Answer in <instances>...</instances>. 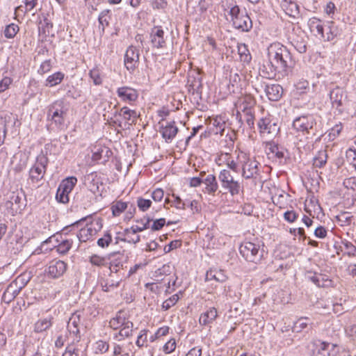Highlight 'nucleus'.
I'll use <instances>...</instances> for the list:
<instances>
[{"instance_id":"64","label":"nucleus","mask_w":356,"mask_h":356,"mask_svg":"<svg viewBox=\"0 0 356 356\" xmlns=\"http://www.w3.org/2000/svg\"><path fill=\"white\" fill-rule=\"evenodd\" d=\"M147 330H143L140 331L136 342V345L139 348L143 347L145 345V343L147 341Z\"/></svg>"},{"instance_id":"21","label":"nucleus","mask_w":356,"mask_h":356,"mask_svg":"<svg viewBox=\"0 0 356 356\" xmlns=\"http://www.w3.org/2000/svg\"><path fill=\"white\" fill-rule=\"evenodd\" d=\"M118 115L122 117L128 125L136 123V120L138 117L136 111L131 110L127 106L122 108L120 111H115V116Z\"/></svg>"},{"instance_id":"16","label":"nucleus","mask_w":356,"mask_h":356,"mask_svg":"<svg viewBox=\"0 0 356 356\" xmlns=\"http://www.w3.org/2000/svg\"><path fill=\"white\" fill-rule=\"evenodd\" d=\"M232 26L240 31L248 32L252 27V22L248 14L245 13L234 21Z\"/></svg>"},{"instance_id":"34","label":"nucleus","mask_w":356,"mask_h":356,"mask_svg":"<svg viewBox=\"0 0 356 356\" xmlns=\"http://www.w3.org/2000/svg\"><path fill=\"white\" fill-rule=\"evenodd\" d=\"M52 317L40 319L34 325L35 332H42L48 330L52 325Z\"/></svg>"},{"instance_id":"5","label":"nucleus","mask_w":356,"mask_h":356,"mask_svg":"<svg viewBox=\"0 0 356 356\" xmlns=\"http://www.w3.org/2000/svg\"><path fill=\"white\" fill-rule=\"evenodd\" d=\"M241 163V175L245 179H257L259 175L258 165L259 163L249 158L245 154L238 157Z\"/></svg>"},{"instance_id":"45","label":"nucleus","mask_w":356,"mask_h":356,"mask_svg":"<svg viewBox=\"0 0 356 356\" xmlns=\"http://www.w3.org/2000/svg\"><path fill=\"white\" fill-rule=\"evenodd\" d=\"M25 7L19 6L15 8V13L17 11H22L24 13L31 11L37 5L38 0H25Z\"/></svg>"},{"instance_id":"29","label":"nucleus","mask_w":356,"mask_h":356,"mask_svg":"<svg viewBox=\"0 0 356 356\" xmlns=\"http://www.w3.org/2000/svg\"><path fill=\"white\" fill-rule=\"evenodd\" d=\"M227 276L222 270H209L206 273V281L216 280L218 282H224L227 280Z\"/></svg>"},{"instance_id":"48","label":"nucleus","mask_w":356,"mask_h":356,"mask_svg":"<svg viewBox=\"0 0 356 356\" xmlns=\"http://www.w3.org/2000/svg\"><path fill=\"white\" fill-rule=\"evenodd\" d=\"M127 207L126 202L118 201L112 206V212L114 216H120Z\"/></svg>"},{"instance_id":"38","label":"nucleus","mask_w":356,"mask_h":356,"mask_svg":"<svg viewBox=\"0 0 356 356\" xmlns=\"http://www.w3.org/2000/svg\"><path fill=\"white\" fill-rule=\"evenodd\" d=\"M111 19V10L106 9L101 12L99 15L98 21L99 23V27L102 26V30L104 32L106 26L109 25V21Z\"/></svg>"},{"instance_id":"42","label":"nucleus","mask_w":356,"mask_h":356,"mask_svg":"<svg viewBox=\"0 0 356 356\" xmlns=\"http://www.w3.org/2000/svg\"><path fill=\"white\" fill-rule=\"evenodd\" d=\"M309 324V318L308 317H300L293 325V331L299 332L305 329Z\"/></svg>"},{"instance_id":"18","label":"nucleus","mask_w":356,"mask_h":356,"mask_svg":"<svg viewBox=\"0 0 356 356\" xmlns=\"http://www.w3.org/2000/svg\"><path fill=\"white\" fill-rule=\"evenodd\" d=\"M258 127L261 133H267L271 135L277 134L280 130V127L276 123H271L266 118H261L258 122Z\"/></svg>"},{"instance_id":"6","label":"nucleus","mask_w":356,"mask_h":356,"mask_svg":"<svg viewBox=\"0 0 356 356\" xmlns=\"http://www.w3.org/2000/svg\"><path fill=\"white\" fill-rule=\"evenodd\" d=\"M48 161V158L44 154L38 156L35 163L29 170V179L33 183L37 184L42 179L46 172Z\"/></svg>"},{"instance_id":"40","label":"nucleus","mask_w":356,"mask_h":356,"mask_svg":"<svg viewBox=\"0 0 356 356\" xmlns=\"http://www.w3.org/2000/svg\"><path fill=\"white\" fill-rule=\"evenodd\" d=\"M268 149L269 152L278 159H283L285 155V149L282 147L279 146L277 144H275L274 143H270L268 144Z\"/></svg>"},{"instance_id":"20","label":"nucleus","mask_w":356,"mask_h":356,"mask_svg":"<svg viewBox=\"0 0 356 356\" xmlns=\"http://www.w3.org/2000/svg\"><path fill=\"white\" fill-rule=\"evenodd\" d=\"M110 257L111 258L110 270L111 273H118L120 268H123L124 264L127 261V257L116 252L111 254Z\"/></svg>"},{"instance_id":"49","label":"nucleus","mask_w":356,"mask_h":356,"mask_svg":"<svg viewBox=\"0 0 356 356\" xmlns=\"http://www.w3.org/2000/svg\"><path fill=\"white\" fill-rule=\"evenodd\" d=\"M112 242V236L109 231L105 232L103 237L100 238L97 241V245L102 248L108 247Z\"/></svg>"},{"instance_id":"11","label":"nucleus","mask_w":356,"mask_h":356,"mask_svg":"<svg viewBox=\"0 0 356 356\" xmlns=\"http://www.w3.org/2000/svg\"><path fill=\"white\" fill-rule=\"evenodd\" d=\"M67 267V264L63 261L54 259L49 263L46 272L49 277L57 279L63 275Z\"/></svg>"},{"instance_id":"55","label":"nucleus","mask_w":356,"mask_h":356,"mask_svg":"<svg viewBox=\"0 0 356 356\" xmlns=\"http://www.w3.org/2000/svg\"><path fill=\"white\" fill-rule=\"evenodd\" d=\"M152 202L150 200H146L142 197H138L137 200V206L142 211H146L150 208Z\"/></svg>"},{"instance_id":"47","label":"nucleus","mask_w":356,"mask_h":356,"mask_svg":"<svg viewBox=\"0 0 356 356\" xmlns=\"http://www.w3.org/2000/svg\"><path fill=\"white\" fill-rule=\"evenodd\" d=\"M152 220V218H150L149 217H147L146 219L145 223L144 224V225H143V227L132 226L131 227V229H126L124 230V235H128L130 233L131 230L132 233L134 234H135L138 232H140L149 228V224Z\"/></svg>"},{"instance_id":"37","label":"nucleus","mask_w":356,"mask_h":356,"mask_svg":"<svg viewBox=\"0 0 356 356\" xmlns=\"http://www.w3.org/2000/svg\"><path fill=\"white\" fill-rule=\"evenodd\" d=\"M64 79V74L60 72H57L49 76L46 80V86L53 87L59 84Z\"/></svg>"},{"instance_id":"63","label":"nucleus","mask_w":356,"mask_h":356,"mask_svg":"<svg viewBox=\"0 0 356 356\" xmlns=\"http://www.w3.org/2000/svg\"><path fill=\"white\" fill-rule=\"evenodd\" d=\"M318 276V274L312 271H307L305 274L306 278L309 281L312 282L317 286L318 285H323V284H320V281Z\"/></svg>"},{"instance_id":"57","label":"nucleus","mask_w":356,"mask_h":356,"mask_svg":"<svg viewBox=\"0 0 356 356\" xmlns=\"http://www.w3.org/2000/svg\"><path fill=\"white\" fill-rule=\"evenodd\" d=\"M341 243L348 256H356V247L351 242L345 240Z\"/></svg>"},{"instance_id":"15","label":"nucleus","mask_w":356,"mask_h":356,"mask_svg":"<svg viewBox=\"0 0 356 356\" xmlns=\"http://www.w3.org/2000/svg\"><path fill=\"white\" fill-rule=\"evenodd\" d=\"M139 61V52L134 47H129L124 56V65L128 70H134Z\"/></svg>"},{"instance_id":"9","label":"nucleus","mask_w":356,"mask_h":356,"mask_svg":"<svg viewBox=\"0 0 356 356\" xmlns=\"http://www.w3.org/2000/svg\"><path fill=\"white\" fill-rule=\"evenodd\" d=\"M316 122L312 115H302L296 118L293 122V127L297 131L309 133L316 126Z\"/></svg>"},{"instance_id":"59","label":"nucleus","mask_w":356,"mask_h":356,"mask_svg":"<svg viewBox=\"0 0 356 356\" xmlns=\"http://www.w3.org/2000/svg\"><path fill=\"white\" fill-rule=\"evenodd\" d=\"M90 77L92 79L95 85H100L102 83V79L100 76L99 70L94 68L90 71Z\"/></svg>"},{"instance_id":"30","label":"nucleus","mask_w":356,"mask_h":356,"mask_svg":"<svg viewBox=\"0 0 356 356\" xmlns=\"http://www.w3.org/2000/svg\"><path fill=\"white\" fill-rule=\"evenodd\" d=\"M15 119H13L10 115L4 117H0V146L3 143L7 132V126L11 123Z\"/></svg>"},{"instance_id":"10","label":"nucleus","mask_w":356,"mask_h":356,"mask_svg":"<svg viewBox=\"0 0 356 356\" xmlns=\"http://www.w3.org/2000/svg\"><path fill=\"white\" fill-rule=\"evenodd\" d=\"M23 197L24 195L21 192H12L5 204V207L7 209L10 210V213H17L22 209V207L24 204Z\"/></svg>"},{"instance_id":"41","label":"nucleus","mask_w":356,"mask_h":356,"mask_svg":"<svg viewBox=\"0 0 356 356\" xmlns=\"http://www.w3.org/2000/svg\"><path fill=\"white\" fill-rule=\"evenodd\" d=\"M134 324L131 321L126 322L121 327V330L118 334L115 335V338L118 336L129 337L132 335Z\"/></svg>"},{"instance_id":"52","label":"nucleus","mask_w":356,"mask_h":356,"mask_svg":"<svg viewBox=\"0 0 356 356\" xmlns=\"http://www.w3.org/2000/svg\"><path fill=\"white\" fill-rule=\"evenodd\" d=\"M245 122L250 129L254 127V113L255 111H248L243 112Z\"/></svg>"},{"instance_id":"13","label":"nucleus","mask_w":356,"mask_h":356,"mask_svg":"<svg viewBox=\"0 0 356 356\" xmlns=\"http://www.w3.org/2000/svg\"><path fill=\"white\" fill-rule=\"evenodd\" d=\"M159 124H161L160 133L163 138L166 142L171 141L178 132V128L175 124V122L174 121L170 122H166L165 124H164L163 122H160Z\"/></svg>"},{"instance_id":"51","label":"nucleus","mask_w":356,"mask_h":356,"mask_svg":"<svg viewBox=\"0 0 356 356\" xmlns=\"http://www.w3.org/2000/svg\"><path fill=\"white\" fill-rule=\"evenodd\" d=\"M72 242L69 240H63L60 243H59L56 250L57 252L60 254H66L72 247Z\"/></svg>"},{"instance_id":"3","label":"nucleus","mask_w":356,"mask_h":356,"mask_svg":"<svg viewBox=\"0 0 356 356\" xmlns=\"http://www.w3.org/2000/svg\"><path fill=\"white\" fill-rule=\"evenodd\" d=\"M67 108L64 101L58 99L53 102L47 108V119L52 121L56 126H62L65 122Z\"/></svg>"},{"instance_id":"23","label":"nucleus","mask_w":356,"mask_h":356,"mask_svg":"<svg viewBox=\"0 0 356 356\" xmlns=\"http://www.w3.org/2000/svg\"><path fill=\"white\" fill-rule=\"evenodd\" d=\"M239 102V109L241 112L254 111L256 100L251 95H245L241 97Z\"/></svg>"},{"instance_id":"32","label":"nucleus","mask_w":356,"mask_h":356,"mask_svg":"<svg viewBox=\"0 0 356 356\" xmlns=\"http://www.w3.org/2000/svg\"><path fill=\"white\" fill-rule=\"evenodd\" d=\"M328 32L327 33L326 40L327 41H332L334 38L339 35L341 33V30L339 28L336 24L332 21H327L326 23Z\"/></svg>"},{"instance_id":"50","label":"nucleus","mask_w":356,"mask_h":356,"mask_svg":"<svg viewBox=\"0 0 356 356\" xmlns=\"http://www.w3.org/2000/svg\"><path fill=\"white\" fill-rule=\"evenodd\" d=\"M179 298V297L177 294H174L163 302L161 305L162 309L165 311L169 309L177 302Z\"/></svg>"},{"instance_id":"26","label":"nucleus","mask_w":356,"mask_h":356,"mask_svg":"<svg viewBox=\"0 0 356 356\" xmlns=\"http://www.w3.org/2000/svg\"><path fill=\"white\" fill-rule=\"evenodd\" d=\"M97 173L91 172L86 175L84 177L85 185L94 194L99 191V181L97 180Z\"/></svg>"},{"instance_id":"19","label":"nucleus","mask_w":356,"mask_h":356,"mask_svg":"<svg viewBox=\"0 0 356 356\" xmlns=\"http://www.w3.org/2000/svg\"><path fill=\"white\" fill-rule=\"evenodd\" d=\"M264 90L270 101H278L283 93V88L279 84L266 85Z\"/></svg>"},{"instance_id":"35","label":"nucleus","mask_w":356,"mask_h":356,"mask_svg":"<svg viewBox=\"0 0 356 356\" xmlns=\"http://www.w3.org/2000/svg\"><path fill=\"white\" fill-rule=\"evenodd\" d=\"M80 323V316L76 313H74L70 317L68 323H67V329L75 335H77L79 333V330L78 328V325Z\"/></svg>"},{"instance_id":"24","label":"nucleus","mask_w":356,"mask_h":356,"mask_svg":"<svg viewBox=\"0 0 356 356\" xmlns=\"http://www.w3.org/2000/svg\"><path fill=\"white\" fill-rule=\"evenodd\" d=\"M218 316V312L215 307H210L200 317L199 322L202 325H207L212 323Z\"/></svg>"},{"instance_id":"8","label":"nucleus","mask_w":356,"mask_h":356,"mask_svg":"<svg viewBox=\"0 0 356 356\" xmlns=\"http://www.w3.org/2000/svg\"><path fill=\"white\" fill-rule=\"evenodd\" d=\"M26 284V282H24L22 278L18 277L7 286L2 296L3 301L6 303L12 302L25 286Z\"/></svg>"},{"instance_id":"22","label":"nucleus","mask_w":356,"mask_h":356,"mask_svg":"<svg viewBox=\"0 0 356 356\" xmlns=\"http://www.w3.org/2000/svg\"><path fill=\"white\" fill-rule=\"evenodd\" d=\"M344 97V91L340 87H336L330 92V98L334 107L339 108L342 106V100Z\"/></svg>"},{"instance_id":"43","label":"nucleus","mask_w":356,"mask_h":356,"mask_svg":"<svg viewBox=\"0 0 356 356\" xmlns=\"http://www.w3.org/2000/svg\"><path fill=\"white\" fill-rule=\"evenodd\" d=\"M238 52L242 61L249 63L251 60V55L245 44L238 46Z\"/></svg>"},{"instance_id":"56","label":"nucleus","mask_w":356,"mask_h":356,"mask_svg":"<svg viewBox=\"0 0 356 356\" xmlns=\"http://www.w3.org/2000/svg\"><path fill=\"white\" fill-rule=\"evenodd\" d=\"M91 229H92V232L95 235L99 232L102 228V218H96L90 221V223H87Z\"/></svg>"},{"instance_id":"2","label":"nucleus","mask_w":356,"mask_h":356,"mask_svg":"<svg viewBox=\"0 0 356 356\" xmlns=\"http://www.w3.org/2000/svg\"><path fill=\"white\" fill-rule=\"evenodd\" d=\"M239 251L247 261L254 264H259L264 257V250L261 248V245L250 241L241 243Z\"/></svg>"},{"instance_id":"31","label":"nucleus","mask_w":356,"mask_h":356,"mask_svg":"<svg viewBox=\"0 0 356 356\" xmlns=\"http://www.w3.org/2000/svg\"><path fill=\"white\" fill-rule=\"evenodd\" d=\"M308 26L311 32H316L322 38H325L323 25L319 19L316 17L310 18L308 21Z\"/></svg>"},{"instance_id":"36","label":"nucleus","mask_w":356,"mask_h":356,"mask_svg":"<svg viewBox=\"0 0 356 356\" xmlns=\"http://www.w3.org/2000/svg\"><path fill=\"white\" fill-rule=\"evenodd\" d=\"M95 236V234L92 232V229L89 227L88 224L83 228H81L79 230V234H77V238H79L80 242H86L87 241L92 238V237Z\"/></svg>"},{"instance_id":"12","label":"nucleus","mask_w":356,"mask_h":356,"mask_svg":"<svg viewBox=\"0 0 356 356\" xmlns=\"http://www.w3.org/2000/svg\"><path fill=\"white\" fill-rule=\"evenodd\" d=\"M116 92L120 99L124 102H135L138 97L137 90L128 86L118 88Z\"/></svg>"},{"instance_id":"54","label":"nucleus","mask_w":356,"mask_h":356,"mask_svg":"<svg viewBox=\"0 0 356 356\" xmlns=\"http://www.w3.org/2000/svg\"><path fill=\"white\" fill-rule=\"evenodd\" d=\"M105 152L107 157L108 154H111V152L106 147L99 148L97 151L94 152L92 156V159L95 161H99L102 158V154Z\"/></svg>"},{"instance_id":"46","label":"nucleus","mask_w":356,"mask_h":356,"mask_svg":"<svg viewBox=\"0 0 356 356\" xmlns=\"http://www.w3.org/2000/svg\"><path fill=\"white\" fill-rule=\"evenodd\" d=\"M19 31V26L15 24L7 25L4 30V35L6 38H13Z\"/></svg>"},{"instance_id":"7","label":"nucleus","mask_w":356,"mask_h":356,"mask_svg":"<svg viewBox=\"0 0 356 356\" xmlns=\"http://www.w3.org/2000/svg\"><path fill=\"white\" fill-rule=\"evenodd\" d=\"M76 183L77 179L73 176L63 179L57 190L56 198L58 202L64 204L67 203L69 202V194L73 190Z\"/></svg>"},{"instance_id":"60","label":"nucleus","mask_w":356,"mask_h":356,"mask_svg":"<svg viewBox=\"0 0 356 356\" xmlns=\"http://www.w3.org/2000/svg\"><path fill=\"white\" fill-rule=\"evenodd\" d=\"M295 87L299 93H306L309 89V82L307 80H300L295 85Z\"/></svg>"},{"instance_id":"27","label":"nucleus","mask_w":356,"mask_h":356,"mask_svg":"<svg viewBox=\"0 0 356 356\" xmlns=\"http://www.w3.org/2000/svg\"><path fill=\"white\" fill-rule=\"evenodd\" d=\"M126 314L123 311L117 312L115 317L111 318L109 321V326L113 330L120 328L126 322H129Z\"/></svg>"},{"instance_id":"44","label":"nucleus","mask_w":356,"mask_h":356,"mask_svg":"<svg viewBox=\"0 0 356 356\" xmlns=\"http://www.w3.org/2000/svg\"><path fill=\"white\" fill-rule=\"evenodd\" d=\"M171 273L170 266L169 265H163L161 268H158L154 273L155 280L161 281L163 280V276L170 275Z\"/></svg>"},{"instance_id":"39","label":"nucleus","mask_w":356,"mask_h":356,"mask_svg":"<svg viewBox=\"0 0 356 356\" xmlns=\"http://www.w3.org/2000/svg\"><path fill=\"white\" fill-rule=\"evenodd\" d=\"M53 27V24L51 21L47 17H44L42 21H40L38 29L40 33H42L44 35H49L50 30Z\"/></svg>"},{"instance_id":"25","label":"nucleus","mask_w":356,"mask_h":356,"mask_svg":"<svg viewBox=\"0 0 356 356\" xmlns=\"http://www.w3.org/2000/svg\"><path fill=\"white\" fill-rule=\"evenodd\" d=\"M332 347V343L326 342H319L314 344V348L312 350V356H329L330 349Z\"/></svg>"},{"instance_id":"61","label":"nucleus","mask_w":356,"mask_h":356,"mask_svg":"<svg viewBox=\"0 0 356 356\" xmlns=\"http://www.w3.org/2000/svg\"><path fill=\"white\" fill-rule=\"evenodd\" d=\"M90 261L92 265L97 266H104L106 264V259L102 257H99L97 254H93L90 258Z\"/></svg>"},{"instance_id":"33","label":"nucleus","mask_w":356,"mask_h":356,"mask_svg":"<svg viewBox=\"0 0 356 356\" xmlns=\"http://www.w3.org/2000/svg\"><path fill=\"white\" fill-rule=\"evenodd\" d=\"M327 154L326 150H320L313 159V166L322 168L327 163Z\"/></svg>"},{"instance_id":"28","label":"nucleus","mask_w":356,"mask_h":356,"mask_svg":"<svg viewBox=\"0 0 356 356\" xmlns=\"http://www.w3.org/2000/svg\"><path fill=\"white\" fill-rule=\"evenodd\" d=\"M210 124L213 127L211 128V131L213 134L223 135L225 128V122L221 117L217 116L211 120Z\"/></svg>"},{"instance_id":"53","label":"nucleus","mask_w":356,"mask_h":356,"mask_svg":"<svg viewBox=\"0 0 356 356\" xmlns=\"http://www.w3.org/2000/svg\"><path fill=\"white\" fill-rule=\"evenodd\" d=\"M330 350L329 356H349V354L347 351L341 349L340 347L333 343L332 347L330 348Z\"/></svg>"},{"instance_id":"1","label":"nucleus","mask_w":356,"mask_h":356,"mask_svg":"<svg viewBox=\"0 0 356 356\" xmlns=\"http://www.w3.org/2000/svg\"><path fill=\"white\" fill-rule=\"evenodd\" d=\"M268 61L264 64L262 73L268 79H284L292 73L294 60L289 49L280 44L271 45L268 51Z\"/></svg>"},{"instance_id":"62","label":"nucleus","mask_w":356,"mask_h":356,"mask_svg":"<svg viewBox=\"0 0 356 356\" xmlns=\"http://www.w3.org/2000/svg\"><path fill=\"white\" fill-rule=\"evenodd\" d=\"M181 245V241L180 240H174L172 241L168 245L164 247L165 253H168L170 251L175 250Z\"/></svg>"},{"instance_id":"4","label":"nucleus","mask_w":356,"mask_h":356,"mask_svg":"<svg viewBox=\"0 0 356 356\" xmlns=\"http://www.w3.org/2000/svg\"><path fill=\"white\" fill-rule=\"evenodd\" d=\"M218 179L221 187L225 191L223 193H229L232 195H238L241 191V184L234 179L229 170H222L218 175Z\"/></svg>"},{"instance_id":"17","label":"nucleus","mask_w":356,"mask_h":356,"mask_svg":"<svg viewBox=\"0 0 356 356\" xmlns=\"http://www.w3.org/2000/svg\"><path fill=\"white\" fill-rule=\"evenodd\" d=\"M204 177H203V184L205 187L203 189V192L215 195L219 187L216 177L212 174L206 175Z\"/></svg>"},{"instance_id":"58","label":"nucleus","mask_w":356,"mask_h":356,"mask_svg":"<svg viewBox=\"0 0 356 356\" xmlns=\"http://www.w3.org/2000/svg\"><path fill=\"white\" fill-rule=\"evenodd\" d=\"M176 346L177 344L175 339L172 338L164 344L163 347V351L165 354H170L175 350Z\"/></svg>"},{"instance_id":"14","label":"nucleus","mask_w":356,"mask_h":356,"mask_svg":"<svg viewBox=\"0 0 356 356\" xmlns=\"http://www.w3.org/2000/svg\"><path fill=\"white\" fill-rule=\"evenodd\" d=\"M151 43L153 47L160 49L165 47L164 31L161 27H154L150 33Z\"/></svg>"}]
</instances>
